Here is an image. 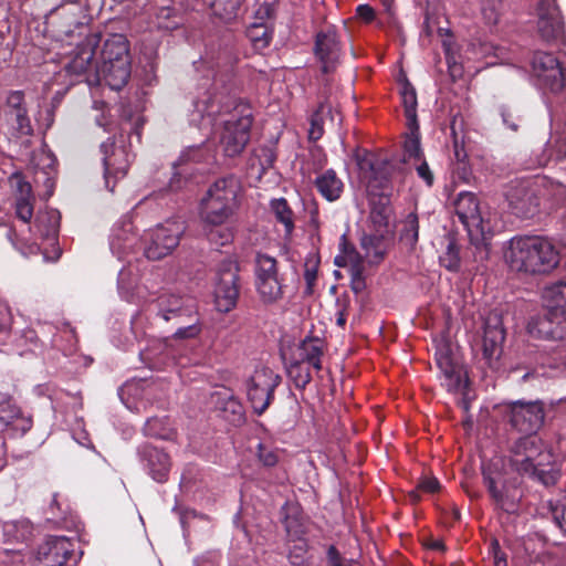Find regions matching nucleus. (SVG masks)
I'll use <instances>...</instances> for the list:
<instances>
[{"label":"nucleus","mask_w":566,"mask_h":566,"mask_svg":"<svg viewBox=\"0 0 566 566\" xmlns=\"http://www.w3.org/2000/svg\"><path fill=\"white\" fill-rule=\"evenodd\" d=\"M342 260L343 262L339 261V258H336L335 263L338 266H348L349 272H355V270L365 271V260L355 250L347 251L345 255L342 258Z\"/></svg>","instance_id":"nucleus-51"},{"label":"nucleus","mask_w":566,"mask_h":566,"mask_svg":"<svg viewBox=\"0 0 566 566\" xmlns=\"http://www.w3.org/2000/svg\"><path fill=\"white\" fill-rule=\"evenodd\" d=\"M244 0H213L211 10L213 14L226 22L237 19L241 12Z\"/></svg>","instance_id":"nucleus-40"},{"label":"nucleus","mask_w":566,"mask_h":566,"mask_svg":"<svg viewBox=\"0 0 566 566\" xmlns=\"http://www.w3.org/2000/svg\"><path fill=\"white\" fill-rule=\"evenodd\" d=\"M213 151L206 143L196 146H189L182 150L175 165L176 171L170 180L169 188L177 190L181 187L177 177L186 176L190 172L192 165H207L213 160Z\"/></svg>","instance_id":"nucleus-23"},{"label":"nucleus","mask_w":566,"mask_h":566,"mask_svg":"<svg viewBox=\"0 0 566 566\" xmlns=\"http://www.w3.org/2000/svg\"><path fill=\"white\" fill-rule=\"evenodd\" d=\"M504 339L505 333L501 316L490 314L484 321L482 339V355L489 367H495L503 352Z\"/></svg>","instance_id":"nucleus-22"},{"label":"nucleus","mask_w":566,"mask_h":566,"mask_svg":"<svg viewBox=\"0 0 566 566\" xmlns=\"http://www.w3.org/2000/svg\"><path fill=\"white\" fill-rule=\"evenodd\" d=\"M137 454L144 469L154 481L159 483L167 481L171 463L166 452L151 444L144 443L138 447Z\"/></svg>","instance_id":"nucleus-25"},{"label":"nucleus","mask_w":566,"mask_h":566,"mask_svg":"<svg viewBox=\"0 0 566 566\" xmlns=\"http://www.w3.org/2000/svg\"><path fill=\"white\" fill-rule=\"evenodd\" d=\"M134 227L130 221H124L119 226H115L109 240L112 253L118 260H124L135 251L137 243L140 241L133 231Z\"/></svg>","instance_id":"nucleus-26"},{"label":"nucleus","mask_w":566,"mask_h":566,"mask_svg":"<svg viewBox=\"0 0 566 566\" xmlns=\"http://www.w3.org/2000/svg\"><path fill=\"white\" fill-rule=\"evenodd\" d=\"M327 563L329 566H352L350 562L342 557L334 546L327 549Z\"/></svg>","instance_id":"nucleus-63"},{"label":"nucleus","mask_w":566,"mask_h":566,"mask_svg":"<svg viewBox=\"0 0 566 566\" xmlns=\"http://www.w3.org/2000/svg\"><path fill=\"white\" fill-rule=\"evenodd\" d=\"M271 209L279 222H281L286 234H291L294 229L293 212L284 198L274 199L271 201Z\"/></svg>","instance_id":"nucleus-44"},{"label":"nucleus","mask_w":566,"mask_h":566,"mask_svg":"<svg viewBox=\"0 0 566 566\" xmlns=\"http://www.w3.org/2000/svg\"><path fill=\"white\" fill-rule=\"evenodd\" d=\"M60 228V212L54 209L40 211L34 221V231L43 239L56 240Z\"/></svg>","instance_id":"nucleus-31"},{"label":"nucleus","mask_w":566,"mask_h":566,"mask_svg":"<svg viewBox=\"0 0 566 566\" xmlns=\"http://www.w3.org/2000/svg\"><path fill=\"white\" fill-rule=\"evenodd\" d=\"M258 458L264 467H274L279 461L277 453L262 443L258 444Z\"/></svg>","instance_id":"nucleus-55"},{"label":"nucleus","mask_w":566,"mask_h":566,"mask_svg":"<svg viewBox=\"0 0 566 566\" xmlns=\"http://www.w3.org/2000/svg\"><path fill=\"white\" fill-rule=\"evenodd\" d=\"M1 527L3 539L8 544L25 543L33 533L32 524L25 518L3 522Z\"/></svg>","instance_id":"nucleus-35"},{"label":"nucleus","mask_w":566,"mask_h":566,"mask_svg":"<svg viewBox=\"0 0 566 566\" xmlns=\"http://www.w3.org/2000/svg\"><path fill=\"white\" fill-rule=\"evenodd\" d=\"M247 36L254 49L262 50L270 44L272 32L264 22H253L247 30Z\"/></svg>","instance_id":"nucleus-43"},{"label":"nucleus","mask_w":566,"mask_h":566,"mask_svg":"<svg viewBox=\"0 0 566 566\" xmlns=\"http://www.w3.org/2000/svg\"><path fill=\"white\" fill-rule=\"evenodd\" d=\"M196 310L195 302L190 297L169 292L161 293L148 308L155 315V324L157 326L170 322L181 324Z\"/></svg>","instance_id":"nucleus-15"},{"label":"nucleus","mask_w":566,"mask_h":566,"mask_svg":"<svg viewBox=\"0 0 566 566\" xmlns=\"http://www.w3.org/2000/svg\"><path fill=\"white\" fill-rule=\"evenodd\" d=\"M286 373L296 388L304 389L312 379L311 366L290 358L286 363Z\"/></svg>","instance_id":"nucleus-37"},{"label":"nucleus","mask_w":566,"mask_h":566,"mask_svg":"<svg viewBox=\"0 0 566 566\" xmlns=\"http://www.w3.org/2000/svg\"><path fill=\"white\" fill-rule=\"evenodd\" d=\"M548 185L544 177L510 181L504 196L512 212L521 218H531L536 214L542 200L548 193Z\"/></svg>","instance_id":"nucleus-8"},{"label":"nucleus","mask_w":566,"mask_h":566,"mask_svg":"<svg viewBox=\"0 0 566 566\" xmlns=\"http://www.w3.org/2000/svg\"><path fill=\"white\" fill-rule=\"evenodd\" d=\"M315 52L322 62L323 72H329L337 61L339 54L336 33L334 31H328L317 34Z\"/></svg>","instance_id":"nucleus-28"},{"label":"nucleus","mask_w":566,"mask_h":566,"mask_svg":"<svg viewBox=\"0 0 566 566\" xmlns=\"http://www.w3.org/2000/svg\"><path fill=\"white\" fill-rule=\"evenodd\" d=\"M401 99L405 108L406 124L416 128L417 120V94L416 90L410 83L406 82L402 84Z\"/></svg>","instance_id":"nucleus-39"},{"label":"nucleus","mask_w":566,"mask_h":566,"mask_svg":"<svg viewBox=\"0 0 566 566\" xmlns=\"http://www.w3.org/2000/svg\"><path fill=\"white\" fill-rule=\"evenodd\" d=\"M307 552V543L303 538L294 541L293 546L290 548V559L293 564H302L305 559Z\"/></svg>","instance_id":"nucleus-54"},{"label":"nucleus","mask_w":566,"mask_h":566,"mask_svg":"<svg viewBox=\"0 0 566 566\" xmlns=\"http://www.w3.org/2000/svg\"><path fill=\"white\" fill-rule=\"evenodd\" d=\"M436 361L441 371V384L448 391L460 395L459 405L464 411L470 408V389L467 371L463 366L454 359L447 345H442L437 349Z\"/></svg>","instance_id":"nucleus-11"},{"label":"nucleus","mask_w":566,"mask_h":566,"mask_svg":"<svg viewBox=\"0 0 566 566\" xmlns=\"http://www.w3.org/2000/svg\"><path fill=\"white\" fill-rule=\"evenodd\" d=\"M239 266L234 260H223L217 272L214 287L216 305L218 311L227 313L231 311L239 297Z\"/></svg>","instance_id":"nucleus-17"},{"label":"nucleus","mask_w":566,"mask_h":566,"mask_svg":"<svg viewBox=\"0 0 566 566\" xmlns=\"http://www.w3.org/2000/svg\"><path fill=\"white\" fill-rule=\"evenodd\" d=\"M537 32L546 42L564 38V24L555 0H541L537 6Z\"/></svg>","instance_id":"nucleus-21"},{"label":"nucleus","mask_w":566,"mask_h":566,"mask_svg":"<svg viewBox=\"0 0 566 566\" xmlns=\"http://www.w3.org/2000/svg\"><path fill=\"white\" fill-rule=\"evenodd\" d=\"M12 323V314L7 303L0 301V333L7 332Z\"/></svg>","instance_id":"nucleus-60"},{"label":"nucleus","mask_w":566,"mask_h":566,"mask_svg":"<svg viewBox=\"0 0 566 566\" xmlns=\"http://www.w3.org/2000/svg\"><path fill=\"white\" fill-rule=\"evenodd\" d=\"M544 316L528 322V333L538 338L562 339L566 336V282L547 285L542 293Z\"/></svg>","instance_id":"nucleus-5"},{"label":"nucleus","mask_w":566,"mask_h":566,"mask_svg":"<svg viewBox=\"0 0 566 566\" xmlns=\"http://www.w3.org/2000/svg\"><path fill=\"white\" fill-rule=\"evenodd\" d=\"M325 117H328L332 123L335 120V116L329 104H321L318 109L312 116L311 128L308 132L310 139L318 140L323 136V122Z\"/></svg>","instance_id":"nucleus-42"},{"label":"nucleus","mask_w":566,"mask_h":566,"mask_svg":"<svg viewBox=\"0 0 566 566\" xmlns=\"http://www.w3.org/2000/svg\"><path fill=\"white\" fill-rule=\"evenodd\" d=\"M499 113L502 117L503 124L511 130L517 132L521 119L515 116V112L506 105H501L499 107Z\"/></svg>","instance_id":"nucleus-53"},{"label":"nucleus","mask_w":566,"mask_h":566,"mask_svg":"<svg viewBox=\"0 0 566 566\" xmlns=\"http://www.w3.org/2000/svg\"><path fill=\"white\" fill-rule=\"evenodd\" d=\"M509 460L518 474L535 479L545 486L554 485L560 476L553 454L543 449L536 436H525L514 441L510 448Z\"/></svg>","instance_id":"nucleus-3"},{"label":"nucleus","mask_w":566,"mask_h":566,"mask_svg":"<svg viewBox=\"0 0 566 566\" xmlns=\"http://www.w3.org/2000/svg\"><path fill=\"white\" fill-rule=\"evenodd\" d=\"M238 61L239 54L233 49L226 48L219 52L213 64L217 72L212 82L206 78L198 84L188 109L189 124L207 135L218 125L222 126L219 143L228 157L242 153L250 139L252 125L250 106L234 97L233 85L221 75L222 72L228 73Z\"/></svg>","instance_id":"nucleus-1"},{"label":"nucleus","mask_w":566,"mask_h":566,"mask_svg":"<svg viewBox=\"0 0 566 566\" xmlns=\"http://www.w3.org/2000/svg\"><path fill=\"white\" fill-rule=\"evenodd\" d=\"M102 161L104 166L105 186L109 191L114 190L116 181L126 176L132 163L130 154L124 135L115 139H107L101 144Z\"/></svg>","instance_id":"nucleus-13"},{"label":"nucleus","mask_w":566,"mask_h":566,"mask_svg":"<svg viewBox=\"0 0 566 566\" xmlns=\"http://www.w3.org/2000/svg\"><path fill=\"white\" fill-rule=\"evenodd\" d=\"M9 114L14 117L17 129L21 134H31L32 127L24 105V93L22 91H10L6 98Z\"/></svg>","instance_id":"nucleus-30"},{"label":"nucleus","mask_w":566,"mask_h":566,"mask_svg":"<svg viewBox=\"0 0 566 566\" xmlns=\"http://www.w3.org/2000/svg\"><path fill=\"white\" fill-rule=\"evenodd\" d=\"M137 284V275L130 268H123L117 277V286L119 295L130 302L134 296V290Z\"/></svg>","instance_id":"nucleus-45"},{"label":"nucleus","mask_w":566,"mask_h":566,"mask_svg":"<svg viewBox=\"0 0 566 566\" xmlns=\"http://www.w3.org/2000/svg\"><path fill=\"white\" fill-rule=\"evenodd\" d=\"M240 181L234 176L217 179L200 201V217L210 226L226 223L239 208Z\"/></svg>","instance_id":"nucleus-6"},{"label":"nucleus","mask_w":566,"mask_h":566,"mask_svg":"<svg viewBox=\"0 0 566 566\" xmlns=\"http://www.w3.org/2000/svg\"><path fill=\"white\" fill-rule=\"evenodd\" d=\"M283 281L276 259L265 253H256L254 285L263 303L273 304L283 297Z\"/></svg>","instance_id":"nucleus-12"},{"label":"nucleus","mask_w":566,"mask_h":566,"mask_svg":"<svg viewBox=\"0 0 566 566\" xmlns=\"http://www.w3.org/2000/svg\"><path fill=\"white\" fill-rule=\"evenodd\" d=\"M536 86L543 92L559 93L566 87V70L551 53L536 52L532 60Z\"/></svg>","instance_id":"nucleus-14"},{"label":"nucleus","mask_w":566,"mask_h":566,"mask_svg":"<svg viewBox=\"0 0 566 566\" xmlns=\"http://www.w3.org/2000/svg\"><path fill=\"white\" fill-rule=\"evenodd\" d=\"M413 165H415L418 176L421 179H423L428 186H432L433 175H432L427 161L421 158L420 161H415Z\"/></svg>","instance_id":"nucleus-59"},{"label":"nucleus","mask_w":566,"mask_h":566,"mask_svg":"<svg viewBox=\"0 0 566 566\" xmlns=\"http://www.w3.org/2000/svg\"><path fill=\"white\" fill-rule=\"evenodd\" d=\"M220 410L222 412V417L234 426L242 423L244 420L243 406L232 396H229L224 400Z\"/></svg>","instance_id":"nucleus-47"},{"label":"nucleus","mask_w":566,"mask_h":566,"mask_svg":"<svg viewBox=\"0 0 566 566\" xmlns=\"http://www.w3.org/2000/svg\"><path fill=\"white\" fill-rule=\"evenodd\" d=\"M32 427V421L21 415L20 409L10 400L0 401V429H10L14 434L22 436Z\"/></svg>","instance_id":"nucleus-27"},{"label":"nucleus","mask_w":566,"mask_h":566,"mask_svg":"<svg viewBox=\"0 0 566 566\" xmlns=\"http://www.w3.org/2000/svg\"><path fill=\"white\" fill-rule=\"evenodd\" d=\"M279 384L280 376L271 368L261 367L254 370L247 385V395L258 415L268 409Z\"/></svg>","instance_id":"nucleus-18"},{"label":"nucleus","mask_w":566,"mask_h":566,"mask_svg":"<svg viewBox=\"0 0 566 566\" xmlns=\"http://www.w3.org/2000/svg\"><path fill=\"white\" fill-rule=\"evenodd\" d=\"M132 73L129 44L122 34H113L103 45L99 60L95 65V73L87 76L88 85H99L105 82L112 90L124 87Z\"/></svg>","instance_id":"nucleus-4"},{"label":"nucleus","mask_w":566,"mask_h":566,"mask_svg":"<svg viewBox=\"0 0 566 566\" xmlns=\"http://www.w3.org/2000/svg\"><path fill=\"white\" fill-rule=\"evenodd\" d=\"M407 127L408 133L406 134L403 143L405 161H420L422 158V149L420 146L419 124H416V128L412 126Z\"/></svg>","instance_id":"nucleus-41"},{"label":"nucleus","mask_w":566,"mask_h":566,"mask_svg":"<svg viewBox=\"0 0 566 566\" xmlns=\"http://www.w3.org/2000/svg\"><path fill=\"white\" fill-rule=\"evenodd\" d=\"M504 413L511 426L526 436H535L544 421V408L539 401L509 402L504 406Z\"/></svg>","instance_id":"nucleus-16"},{"label":"nucleus","mask_w":566,"mask_h":566,"mask_svg":"<svg viewBox=\"0 0 566 566\" xmlns=\"http://www.w3.org/2000/svg\"><path fill=\"white\" fill-rule=\"evenodd\" d=\"M18 197L15 200V214L17 217L28 223L33 216V203H32V189L31 185L24 181L21 176L15 175Z\"/></svg>","instance_id":"nucleus-32"},{"label":"nucleus","mask_w":566,"mask_h":566,"mask_svg":"<svg viewBox=\"0 0 566 566\" xmlns=\"http://www.w3.org/2000/svg\"><path fill=\"white\" fill-rule=\"evenodd\" d=\"M74 544L65 536H48L34 551L31 566H63Z\"/></svg>","instance_id":"nucleus-19"},{"label":"nucleus","mask_w":566,"mask_h":566,"mask_svg":"<svg viewBox=\"0 0 566 566\" xmlns=\"http://www.w3.org/2000/svg\"><path fill=\"white\" fill-rule=\"evenodd\" d=\"M208 239L217 245H226L232 240V233L229 230H211Z\"/></svg>","instance_id":"nucleus-58"},{"label":"nucleus","mask_w":566,"mask_h":566,"mask_svg":"<svg viewBox=\"0 0 566 566\" xmlns=\"http://www.w3.org/2000/svg\"><path fill=\"white\" fill-rule=\"evenodd\" d=\"M220 556L217 552H207L195 559V566H219Z\"/></svg>","instance_id":"nucleus-62"},{"label":"nucleus","mask_w":566,"mask_h":566,"mask_svg":"<svg viewBox=\"0 0 566 566\" xmlns=\"http://www.w3.org/2000/svg\"><path fill=\"white\" fill-rule=\"evenodd\" d=\"M315 186L321 196L331 202L339 199L344 190L343 181L333 169L318 175L315 179Z\"/></svg>","instance_id":"nucleus-33"},{"label":"nucleus","mask_w":566,"mask_h":566,"mask_svg":"<svg viewBox=\"0 0 566 566\" xmlns=\"http://www.w3.org/2000/svg\"><path fill=\"white\" fill-rule=\"evenodd\" d=\"M6 234H7L8 240L12 243V245L25 256L32 255V254H38V252L40 251L39 245L35 243L27 244L25 248L20 247L19 243L13 238L14 231L11 228L7 229Z\"/></svg>","instance_id":"nucleus-57"},{"label":"nucleus","mask_w":566,"mask_h":566,"mask_svg":"<svg viewBox=\"0 0 566 566\" xmlns=\"http://www.w3.org/2000/svg\"><path fill=\"white\" fill-rule=\"evenodd\" d=\"M274 17V4L270 2L261 3L254 12V22H264L268 24Z\"/></svg>","instance_id":"nucleus-56"},{"label":"nucleus","mask_w":566,"mask_h":566,"mask_svg":"<svg viewBox=\"0 0 566 566\" xmlns=\"http://www.w3.org/2000/svg\"><path fill=\"white\" fill-rule=\"evenodd\" d=\"M327 563L329 566H352L350 562L342 557L334 546L327 549Z\"/></svg>","instance_id":"nucleus-64"},{"label":"nucleus","mask_w":566,"mask_h":566,"mask_svg":"<svg viewBox=\"0 0 566 566\" xmlns=\"http://www.w3.org/2000/svg\"><path fill=\"white\" fill-rule=\"evenodd\" d=\"M439 259L441 265L449 271H457L460 266L459 251L453 242H449L446 252Z\"/></svg>","instance_id":"nucleus-52"},{"label":"nucleus","mask_w":566,"mask_h":566,"mask_svg":"<svg viewBox=\"0 0 566 566\" xmlns=\"http://www.w3.org/2000/svg\"><path fill=\"white\" fill-rule=\"evenodd\" d=\"M391 208L387 205H378L371 208L369 214V231L388 235L390 233L389 221Z\"/></svg>","instance_id":"nucleus-36"},{"label":"nucleus","mask_w":566,"mask_h":566,"mask_svg":"<svg viewBox=\"0 0 566 566\" xmlns=\"http://www.w3.org/2000/svg\"><path fill=\"white\" fill-rule=\"evenodd\" d=\"M504 260L512 271L544 274L558 265L559 254L548 240L524 235L514 237L507 242Z\"/></svg>","instance_id":"nucleus-2"},{"label":"nucleus","mask_w":566,"mask_h":566,"mask_svg":"<svg viewBox=\"0 0 566 566\" xmlns=\"http://www.w3.org/2000/svg\"><path fill=\"white\" fill-rule=\"evenodd\" d=\"M548 509L556 525L566 534V495L556 502L549 500Z\"/></svg>","instance_id":"nucleus-49"},{"label":"nucleus","mask_w":566,"mask_h":566,"mask_svg":"<svg viewBox=\"0 0 566 566\" xmlns=\"http://www.w3.org/2000/svg\"><path fill=\"white\" fill-rule=\"evenodd\" d=\"M454 211L468 232L474 262L483 264L490 255L485 237L490 228L482 216L476 196L470 191L459 192L454 200Z\"/></svg>","instance_id":"nucleus-7"},{"label":"nucleus","mask_w":566,"mask_h":566,"mask_svg":"<svg viewBox=\"0 0 566 566\" xmlns=\"http://www.w3.org/2000/svg\"><path fill=\"white\" fill-rule=\"evenodd\" d=\"M503 467L500 458H493L483 464V481L494 505L506 513H514L521 495L517 483L507 476Z\"/></svg>","instance_id":"nucleus-9"},{"label":"nucleus","mask_w":566,"mask_h":566,"mask_svg":"<svg viewBox=\"0 0 566 566\" xmlns=\"http://www.w3.org/2000/svg\"><path fill=\"white\" fill-rule=\"evenodd\" d=\"M186 226L180 219H168L146 230L140 238L144 254L148 260H160L178 247Z\"/></svg>","instance_id":"nucleus-10"},{"label":"nucleus","mask_w":566,"mask_h":566,"mask_svg":"<svg viewBox=\"0 0 566 566\" xmlns=\"http://www.w3.org/2000/svg\"><path fill=\"white\" fill-rule=\"evenodd\" d=\"M386 237L373 231L363 234L360 245L369 264H377L382 260L386 252Z\"/></svg>","instance_id":"nucleus-34"},{"label":"nucleus","mask_w":566,"mask_h":566,"mask_svg":"<svg viewBox=\"0 0 566 566\" xmlns=\"http://www.w3.org/2000/svg\"><path fill=\"white\" fill-rule=\"evenodd\" d=\"M101 36L96 33L88 34L85 39L76 46L70 61L65 64V69L70 74H84L93 71L95 73V65L97 61H94L96 49L99 44Z\"/></svg>","instance_id":"nucleus-24"},{"label":"nucleus","mask_w":566,"mask_h":566,"mask_svg":"<svg viewBox=\"0 0 566 566\" xmlns=\"http://www.w3.org/2000/svg\"><path fill=\"white\" fill-rule=\"evenodd\" d=\"M419 222L416 213H409L402 222L400 239L409 247H415L418 241Z\"/></svg>","instance_id":"nucleus-48"},{"label":"nucleus","mask_w":566,"mask_h":566,"mask_svg":"<svg viewBox=\"0 0 566 566\" xmlns=\"http://www.w3.org/2000/svg\"><path fill=\"white\" fill-rule=\"evenodd\" d=\"M185 319L184 323L176 324L178 327L171 335L174 340L193 339L200 335L202 328L197 310L190 313Z\"/></svg>","instance_id":"nucleus-38"},{"label":"nucleus","mask_w":566,"mask_h":566,"mask_svg":"<svg viewBox=\"0 0 566 566\" xmlns=\"http://www.w3.org/2000/svg\"><path fill=\"white\" fill-rule=\"evenodd\" d=\"M364 272L360 270H355V272H349L350 274V287L355 294H359L366 287Z\"/></svg>","instance_id":"nucleus-61"},{"label":"nucleus","mask_w":566,"mask_h":566,"mask_svg":"<svg viewBox=\"0 0 566 566\" xmlns=\"http://www.w3.org/2000/svg\"><path fill=\"white\" fill-rule=\"evenodd\" d=\"M502 8V0H481L482 14L490 24L497 23Z\"/></svg>","instance_id":"nucleus-50"},{"label":"nucleus","mask_w":566,"mask_h":566,"mask_svg":"<svg viewBox=\"0 0 566 566\" xmlns=\"http://www.w3.org/2000/svg\"><path fill=\"white\" fill-rule=\"evenodd\" d=\"M551 114V127L552 135L545 145V148L541 151H534L527 163H525L526 169H535L545 167L549 160L555 157L560 160L566 158V124L563 127L555 126V115L549 108Z\"/></svg>","instance_id":"nucleus-20"},{"label":"nucleus","mask_w":566,"mask_h":566,"mask_svg":"<svg viewBox=\"0 0 566 566\" xmlns=\"http://www.w3.org/2000/svg\"><path fill=\"white\" fill-rule=\"evenodd\" d=\"M144 433L147 437L158 438L163 440L171 439L174 436L172 429L169 427L166 419L149 418L144 426Z\"/></svg>","instance_id":"nucleus-46"},{"label":"nucleus","mask_w":566,"mask_h":566,"mask_svg":"<svg viewBox=\"0 0 566 566\" xmlns=\"http://www.w3.org/2000/svg\"><path fill=\"white\" fill-rule=\"evenodd\" d=\"M323 343L318 338L302 340L292 352L290 358L311 366L315 370L322 369Z\"/></svg>","instance_id":"nucleus-29"}]
</instances>
